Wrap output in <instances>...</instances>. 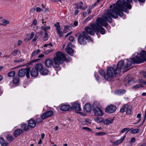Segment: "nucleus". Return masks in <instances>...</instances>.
<instances>
[{
	"mask_svg": "<svg viewBox=\"0 0 146 146\" xmlns=\"http://www.w3.org/2000/svg\"><path fill=\"white\" fill-rule=\"evenodd\" d=\"M41 28L45 32H47L46 30H47L49 29H50V26H46L44 27L43 26H42L41 27Z\"/></svg>",
	"mask_w": 146,
	"mask_h": 146,
	"instance_id": "nucleus-33",
	"label": "nucleus"
},
{
	"mask_svg": "<svg viewBox=\"0 0 146 146\" xmlns=\"http://www.w3.org/2000/svg\"><path fill=\"white\" fill-rule=\"evenodd\" d=\"M83 4V2L82 1L80 2L78 5L77 8L81 9L83 11L85 10L87 8V6L85 5L83 6H82Z\"/></svg>",
	"mask_w": 146,
	"mask_h": 146,
	"instance_id": "nucleus-18",
	"label": "nucleus"
},
{
	"mask_svg": "<svg viewBox=\"0 0 146 146\" xmlns=\"http://www.w3.org/2000/svg\"><path fill=\"white\" fill-rule=\"evenodd\" d=\"M140 84H137L136 85L133 86V89H137L140 87H142Z\"/></svg>",
	"mask_w": 146,
	"mask_h": 146,
	"instance_id": "nucleus-43",
	"label": "nucleus"
},
{
	"mask_svg": "<svg viewBox=\"0 0 146 146\" xmlns=\"http://www.w3.org/2000/svg\"><path fill=\"white\" fill-rule=\"evenodd\" d=\"M135 2L136 0H133ZM139 2L143 3L145 0H138ZM133 0H119L115 4L113 5V8L111 9H109L107 11V13H105L102 16V17H99L97 19L96 22L95 23H91L89 26L85 28L86 32L91 35H94L95 33L97 35L99 32L103 35L105 33L104 29L102 26L106 27L108 25L107 21L109 23L112 22L111 17L114 18H117L118 15L122 17L123 15V11L125 12H127V8L130 9L131 8V5L130 3Z\"/></svg>",
	"mask_w": 146,
	"mask_h": 146,
	"instance_id": "nucleus-1",
	"label": "nucleus"
},
{
	"mask_svg": "<svg viewBox=\"0 0 146 146\" xmlns=\"http://www.w3.org/2000/svg\"><path fill=\"white\" fill-rule=\"evenodd\" d=\"M74 46L71 43H69L68 44L67 47L66 48V52L69 54L72 53L73 52V50L70 47H73Z\"/></svg>",
	"mask_w": 146,
	"mask_h": 146,
	"instance_id": "nucleus-13",
	"label": "nucleus"
},
{
	"mask_svg": "<svg viewBox=\"0 0 146 146\" xmlns=\"http://www.w3.org/2000/svg\"><path fill=\"white\" fill-rule=\"evenodd\" d=\"M72 107L75 110L78 111H80L81 108L80 105L76 103H74L72 104Z\"/></svg>",
	"mask_w": 146,
	"mask_h": 146,
	"instance_id": "nucleus-16",
	"label": "nucleus"
},
{
	"mask_svg": "<svg viewBox=\"0 0 146 146\" xmlns=\"http://www.w3.org/2000/svg\"><path fill=\"white\" fill-rule=\"evenodd\" d=\"M38 38V37L36 36V35H35L34 38H33V41H36V39H37Z\"/></svg>",
	"mask_w": 146,
	"mask_h": 146,
	"instance_id": "nucleus-60",
	"label": "nucleus"
},
{
	"mask_svg": "<svg viewBox=\"0 0 146 146\" xmlns=\"http://www.w3.org/2000/svg\"><path fill=\"white\" fill-rule=\"evenodd\" d=\"M99 72L100 74L102 76H104H104L106 75H105V71L104 70H100L99 71Z\"/></svg>",
	"mask_w": 146,
	"mask_h": 146,
	"instance_id": "nucleus-38",
	"label": "nucleus"
},
{
	"mask_svg": "<svg viewBox=\"0 0 146 146\" xmlns=\"http://www.w3.org/2000/svg\"><path fill=\"white\" fill-rule=\"evenodd\" d=\"M132 80V79L131 78L130 79L128 80H127V82H128L129 84H130L131 82V80Z\"/></svg>",
	"mask_w": 146,
	"mask_h": 146,
	"instance_id": "nucleus-64",
	"label": "nucleus"
},
{
	"mask_svg": "<svg viewBox=\"0 0 146 146\" xmlns=\"http://www.w3.org/2000/svg\"><path fill=\"white\" fill-rule=\"evenodd\" d=\"M36 9L37 12H41L42 11V9L39 7H37Z\"/></svg>",
	"mask_w": 146,
	"mask_h": 146,
	"instance_id": "nucleus-53",
	"label": "nucleus"
},
{
	"mask_svg": "<svg viewBox=\"0 0 146 146\" xmlns=\"http://www.w3.org/2000/svg\"><path fill=\"white\" fill-rule=\"evenodd\" d=\"M31 26L33 27L34 30H36L37 29V27L36 25H32Z\"/></svg>",
	"mask_w": 146,
	"mask_h": 146,
	"instance_id": "nucleus-55",
	"label": "nucleus"
},
{
	"mask_svg": "<svg viewBox=\"0 0 146 146\" xmlns=\"http://www.w3.org/2000/svg\"><path fill=\"white\" fill-rule=\"evenodd\" d=\"M122 63V62H120L117 64V67L108 68L107 70L106 74L104 76V78L108 81H111L113 79L114 76L116 77L119 75L121 71L119 66H121L120 65Z\"/></svg>",
	"mask_w": 146,
	"mask_h": 146,
	"instance_id": "nucleus-3",
	"label": "nucleus"
},
{
	"mask_svg": "<svg viewBox=\"0 0 146 146\" xmlns=\"http://www.w3.org/2000/svg\"><path fill=\"white\" fill-rule=\"evenodd\" d=\"M35 68H36L38 70V71H39L40 73H41V72L42 71L43 68L42 65L40 63L37 64Z\"/></svg>",
	"mask_w": 146,
	"mask_h": 146,
	"instance_id": "nucleus-19",
	"label": "nucleus"
},
{
	"mask_svg": "<svg viewBox=\"0 0 146 146\" xmlns=\"http://www.w3.org/2000/svg\"><path fill=\"white\" fill-rule=\"evenodd\" d=\"M79 113L82 116H85V114L82 112H79Z\"/></svg>",
	"mask_w": 146,
	"mask_h": 146,
	"instance_id": "nucleus-63",
	"label": "nucleus"
},
{
	"mask_svg": "<svg viewBox=\"0 0 146 146\" xmlns=\"http://www.w3.org/2000/svg\"><path fill=\"white\" fill-rule=\"evenodd\" d=\"M135 141V137H133L130 140V142L132 143H133Z\"/></svg>",
	"mask_w": 146,
	"mask_h": 146,
	"instance_id": "nucleus-49",
	"label": "nucleus"
},
{
	"mask_svg": "<svg viewBox=\"0 0 146 146\" xmlns=\"http://www.w3.org/2000/svg\"><path fill=\"white\" fill-rule=\"evenodd\" d=\"M28 125L31 128H33L36 125V123L33 119H31L28 122Z\"/></svg>",
	"mask_w": 146,
	"mask_h": 146,
	"instance_id": "nucleus-20",
	"label": "nucleus"
},
{
	"mask_svg": "<svg viewBox=\"0 0 146 146\" xmlns=\"http://www.w3.org/2000/svg\"><path fill=\"white\" fill-rule=\"evenodd\" d=\"M82 129L84 130H86V131H90L92 133H94V132L92 131V130L90 128L87 127H84Z\"/></svg>",
	"mask_w": 146,
	"mask_h": 146,
	"instance_id": "nucleus-35",
	"label": "nucleus"
},
{
	"mask_svg": "<svg viewBox=\"0 0 146 146\" xmlns=\"http://www.w3.org/2000/svg\"><path fill=\"white\" fill-rule=\"evenodd\" d=\"M42 119H41L39 118H37L36 119V122L37 123H39L42 122Z\"/></svg>",
	"mask_w": 146,
	"mask_h": 146,
	"instance_id": "nucleus-42",
	"label": "nucleus"
},
{
	"mask_svg": "<svg viewBox=\"0 0 146 146\" xmlns=\"http://www.w3.org/2000/svg\"><path fill=\"white\" fill-rule=\"evenodd\" d=\"M61 29H59L57 30V34L60 37H61L63 35V33L61 31Z\"/></svg>",
	"mask_w": 146,
	"mask_h": 146,
	"instance_id": "nucleus-41",
	"label": "nucleus"
},
{
	"mask_svg": "<svg viewBox=\"0 0 146 146\" xmlns=\"http://www.w3.org/2000/svg\"><path fill=\"white\" fill-rule=\"evenodd\" d=\"M120 62H122V64H121V65H120L121 66H119V68L121 70V69H124L130 67L131 66V64L132 63V61H128L127 62L126 65H125L124 64V61L123 60H121L119 61L118 62V63H119Z\"/></svg>",
	"mask_w": 146,
	"mask_h": 146,
	"instance_id": "nucleus-8",
	"label": "nucleus"
},
{
	"mask_svg": "<svg viewBox=\"0 0 146 146\" xmlns=\"http://www.w3.org/2000/svg\"><path fill=\"white\" fill-rule=\"evenodd\" d=\"M21 128L24 131H27L29 129V127L27 124H24L21 125Z\"/></svg>",
	"mask_w": 146,
	"mask_h": 146,
	"instance_id": "nucleus-25",
	"label": "nucleus"
},
{
	"mask_svg": "<svg viewBox=\"0 0 146 146\" xmlns=\"http://www.w3.org/2000/svg\"><path fill=\"white\" fill-rule=\"evenodd\" d=\"M134 63L137 64L142 63L144 61L146 60V52L143 50L139 54H137V56L131 59Z\"/></svg>",
	"mask_w": 146,
	"mask_h": 146,
	"instance_id": "nucleus-4",
	"label": "nucleus"
},
{
	"mask_svg": "<svg viewBox=\"0 0 146 146\" xmlns=\"http://www.w3.org/2000/svg\"><path fill=\"white\" fill-rule=\"evenodd\" d=\"M79 13V10H76L75 11L74 14L75 15Z\"/></svg>",
	"mask_w": 146,
	"mask_h": 146,
	"instance_id": "nucleus-59",
	"label": "nucleus"
},
{
	"mask_svg": "<svg viewBox=\"0 0 146 146\" xmlns=\"http://www.w3.org/2000/svg\"><path fill=\"white\" fill-rule=\"evenodd\" d=\"M93 17L92 16H90L89 17H87L84 21V22L86 21H87L90 20Z\"/></svg>",
	"mask_w": 146,
	"mask_h": 146,
	"instance_id": "nucleus-54",
	"label": "nucleus"
},
{
	"mask_svg": "<svg viewBox=\"0 0 146 146\" xmlns=\"http://www.w3.org/2000/svg\"><path fill=\"white\" fill-rule=\"evenodd\" d=\"M95 120L97 123H100L103 121V119L101 117H97L95 119Z\"/></svg>",
	"mask_w": 146,
	"mask_h": 146,
	"instance_id": "nucleus-37",
	"label": "nucleus"
},
{
	"mask_svg": "<svg viewBox=\"0 0 146 146\" xmlns=\"http://www.w3.org/2000/svg\"><path fill=\"white\" fill-rule=\"evenodd\" d=\"M65 60H66L64 54L62 52L58 51L56 53V56L53 58V62L50 58H48L45 60L44 63L47 67H50L52 65L54 68H57Z\"/></svg>",
	"mask_w": 146,
	"mask_h": 146,
	"instance_id": "nucleus-2",
	"label": "nucleus"
},
{
	"mask_svg": "<svg viewBox=\"0 0 146 146\" xmlns=\"http://www.w3.org/2000/svg\"><path fill=\"white\" fill-rule=\"evenodd\" d=\"M129 130V128H125L123 129L121 131V133H123L125 132V131L128 130Z\"/></svg>",
	"mask_w": 146,
	"mask_h": 146,
	"instance_id": "nucleus-45",
	"label": "nucleus"
},
{
	"mask_svg": "<svg viewBox=\"0 0 146 146\" xmlns=\"http://www.w3.org/2000/svg\"><path fill=\"white\" fill-rule=\"evenodd\" d=\"M7 138L8 141H12L13 140V138L11 135H8L7 137Z\"/></svg>",
	"mask_w": 146,
	"mask_h": 146,
	"instance_id": "nucleus-40",
	"label": "nucleus"
},
{
	"mask_svg": "<svg viewBox=\"0 0 146 146\" xmlns=\"http://www.w3.org/2000/svg\"><path fill=\"white\" fill-rule=\"evenodd\" d=\"M31 75L34 77H37L38 74V70L36 68H33L30 71Z\"/></svg>",
	"mask_w": 146,
	"mask_h": 146,
	"instance_id": "nucleus-12",
	"label": "nucleus"
},
{
	"mask_svg": "<svg viewBox=\"0 0 146 146\" xmlns=\"http://www.w3.org/2000/svg\"><path fill=\"white\" fill-rule=\"evenodd\" d=\"M19 78L18 77H14L13 80V82L14 84H17L19 82Z\"/></svg>",
	"mask_w": 146,
	"mask_h": 146,
	"instance_id": "nucleus-28",
	"label": "nucleus"
},
{
	"mask_svg": "<svg viewBox=\"0 0 146 146\" xmlns=\"http://www.w3.org/2000/svg\"><path fill=\"white\" fill-rule=\"evenodd\" d=\"M48 38V36L47 32H44V36L43 37V40L44 41L47 40Z\"/></svg>",
	"mask_w": 146,
	"mask_h": 146,
	"instance_id": "nucleus-36",
	"label": "nucleus"
},
{
	"mask_svg": "<svg viewBox=\"0 0 146 146\" xmlns=\"http://www.w3.org/2000/svg\"><path fill=\"white\" fill-rule=\"evenodd\" d=\"M15 72L12 71L8 72L7 74V75L9 77H12L14 76L15 75Z\"/></svg>",
	"mask_w": 146,
	"mask_h": 146,
	"instance_id": "nucleus-31",
	"label": "nucleus"
},
{
	"mask_svg": "<svg viewBox=\"0 0 146 146\" xmlns=\"http://www.w3.org/2000/svg\"><path fill=\"white\" fill-rule=\"evenodd\" d=\"M125 137V135H124L120 139L116 141L115 142L113 143V144H112L113 146H115L121 143L124 140Z\"/></svg>",
	"mask_w": 146,
	"mask_h": 146,
	"instance_id": "nucleus-14",
	"label": "nucleus"
},
{
	"mask_svg": "<svg viewBox=\"0 0 146 146\" xmlns=\"http://www.w3.org/2000/svg\"><path fill=\"white\" fill-rule=\"evenodd\" d=\"M36 9L34 8H33L30 10V12L33 13Z\"/></svg>",
	"mask_w": 146,
	"mask_h": 146,
	"instance_id": "nucleus-61",
	"label": "nucleus"
},
{
	"mask_svg": "<svg viewBox=\"0 0 146 146\" xmlns=\"http://www.w3.org/2000/svg\"><path fill=\"white\" fill-rule=\"evenodd\" d=\"M64 32L66 33L67 31V30H70L72 29V28L70 26L68 25L65 26L64 27Z\"/></svg>",
	"mask_w": 146,
	"mask_h": 146,
	"instance_id": "nucleus-30",
	"label": "nucleus"
},
{
	"mask_svg": "<svg viewBox=\"0 0 146 146\" xmlns=\"http://www.w3.org/2000/svg\"><path fill=\"white\" fill-rule=\"evenodd\" d=\"M116 110V107L115 106L113 105H111L106 108L105 111L108 113H112L115 112Z\"/></svg>",
	"mask_w": 146,
	"mask_h": 146,
	"instance_id": "nucleus-10",
	"label": "nucleus"
},
{
	"mask_svg": "<svg viewBox=\"0 0 146 146\" xmlns=\"http://www.w3.org/2000/svg\"><path fill=\"white\" fill-rule=\"evenodd\" d=\"M74 25L75 26H76L78 25V22L77 21H75L74 23Z\"/></svg>",
	"mask_w": 146,
	"mask_h": 146,
	"instance_id": "nucleus-58",
	"label": "nucleus"
},
{
	"mask_svg": "<svg viewBox=\"0 0 146 146\" xmlns=\"http://www.w3.org/2000/svg\"><path fill=\"white\" fill-rule=\"evenodd\" d=\"M23 132V131L22 129H17L15 130L14 132V135L15 137H17L19 135L22 133Z\"/></svg>",
	"mask_w": 146,
	"mask_h": 146,
	"instance_id": "nucleus-22",
	"label": "nucleus"
},
{
	"mask_svg": "<svg viewBox=\"0 0 146 146\" xmlns=\"http://www.w3.org/2000/svg\"><path fill=\"white\" fill-rule=\"evenodd\" d=\"M84 109L86 112H88L90 111L92 109L91 104H87L84 106Z\"/></svg>",
	"mask_w": 146,
	"mask_h": 146,
	"instance_id": "nucleus-17",
	"label": "nucleus"
},
{
	"mask_svg": "<svg viewBox=\"0 0 146 146\" xmlns=\"http://www.w3.org/2000/svg\"><path fill=\"white\" fill-rule=\"evenodd\" d=\"M74 37L73 36H70L69 38V40L70 41H73L74 40Z\"/></svg>",
	"mask_w": 146,
	"mask_h": 146,
	"instance_id": "nucleus-50",
	"label": "nucleus"
},
{
	"mask_svg": "<svg viewBox=\"0 0 146 146\" xmlns=\"http://www.w3.org/2000/svg\"><path fill=\"white\" fill-rule=\"evenodd\" d=\"M30 69L27 68L26 69H21L18 72V75L20 77H24L25 74L27 78H30Z\"/></svg>",
	"mask_w": 146,
	"mask_h": 146,
	"instance_id": "nucleus-6",
	"label": "nucleus"
},
{
	"mask_svg": "<svg viewBox=\"0 0 146 146\" xmlns=\"http://www.w3.org/2000/svg\"><path fill=\"white\" fill-rule=\"evenodd\" d=\"M107 134V133L105 132H96L95 133L96 135L102 136L105 135Z\"/></svg>",
	"mask_w": 146,
	"mask_h": 146,
	"instance_id": "nucleus-32",
	"label": "nucleus"
},
{
	"mask_svg": "<svg viewBox=\"0 0 146 146\" xmlns=\"http://www.w3.org/2000/svg\"><path fill=\"white\" fill-rule=\"evenodd\" d=\"M113 120L114 119L113 118H108L106 120L104 121V123L106 125L111 124L113 123Z\"/></svg>",
	"mask_w": 146,
	"mask_h": 146,
	"instance_id": "nucleus-23",
	"label": "nucleus"
},
{
	"mask_svg": "<svg viewBox=\"0 0 146 146\" xmlns=\"http://www.w3.org/2000/svg\"><path fill=\"white\" fill-rule=\"evenodd\" d=\"M139 82L140 83H143L145 85H146V81H145L142 79L139 80Z\"/></svg>",
	"mask_w": 146,
	"mask_h": 146,
	"instance_id": "nucleus-44",
	"label": "nucleus"
},
{
	"mask_svg": "<svg viewBox=\"0 0 146 146\" xmlns=\"http://www.w3.org/2000/svg\"><path fill=\"white\" fill-rule=\"evenodd\" d=\"M54 26L56 27V30H57L59 29H61L60 28V26L59 25V23L58 22H57L56 24L54 25Z\"/></svg>",
	"mask_w": 146,
	"mask_h": 146,
	"instance_id": "nucleus-39",
	"label": "nucleus"
},
{
	"mask_svg": "<svg viewBox=\"0 0 146 146\" xmlns=\"http://www.w3.org/2000/svg\"><path fill=\"white\" fill-rule=\"evenodd\" d=\"M0 21L1 23H0V25L5 26L10 23L9 21L1 18H0Z\"/></svg>",
	"mask_w": 146,
	"mask_h": 146,
	"instance_id": "nucleus-15",
	"label": "nucleus"
},
{
	"mask_svg": "<svg viewBox=\"0 0 146 146\" xmlns=\"http://www.w3.org/2000/svg\"><path fill=\"white\" fill-rule=\"evenodd\" d=\"M34 36V33L33 32H32L31 34L30 37V39H32L33 38Z\"/></svg>",
	"mask_w": 146,
	"mask_h": 146,
	"instance_id": "nucleus-52",
	"label": "nucleus"
},
{
	"mask_svg": "<svg viewBox=\"0 0 146 146\" xmlns=\"http://www.w3.org/2000/svg\"><path fill=\"white\" fill-rule=\"evenodd\" d=\"M44 55L43 54H40V55H39L38 56V58H43V57H44Z\"/></svg>",
	"mask_w": 146,
	"mask_h": 146,
	"instance_id": "nucleus-62",
	"label": "nucleus"
},
{
	"mask_svg": "<svg viewBox=\"0 0 146 146\" xmlns=\"http://www.w3.org/2000/svg\"><path fill=\"white\" fill-rule=\"evenodd\" d=\"M40 50L39 49L34 50L31 54V56H34L40 52Z\"/></svg>",
	"mask_w": 146,
	"mask_h": 146,
	"instance_id": "nucleus-29",
	"label": "nucleus"
},
{
	"mask_svg": "<svg viewBox=\"0 0 146 146\" xmlns=\"http://www.w3.org/2000/svg\"><path fill=\"white\" fill-rule=\"evenodd\" d=\"M141 114L140 113H139L137 115V117L139 118V119L138 120V122H139L141 120Z\"/></svg>",
	"mask_w": 146,
	"mask_h": 146,
	"instance_id": "nucleus-48",
	"label": "nucleus"
},
{
	"mask_svg": "<svg viewBox=\"0 0 146 146\" xmlns=\"http://www.w3.org/2000/svg\"><path fill=\"white\" fill-rule=\"evenodd\" d=\"M92 9V8H90L89 7L88 9V14H90V13H91L92 11L91 10Z\"/></svg>",
	"mask_w": 146,
	"mask_h": 146,
	"instance_id": "nucleus-56",
	"label": "nucleus"
},
{
	"mask_svg": "<svg viewBox=\"0 0 146 146\" xmlns=\"http://www.w3.org/2000/svg\"><path fill=\"white\" fill-rule=\"evenodd\" d=\"M69 108V106L67 105H65L61 106L60 109L62 111H65L68 110Z\"/></svg>",
	"mask_w": 146,
	"mask_h": 146,
	"instance_id": "nucleus-21",
	"label": "nucleus"
},
{
	"mask_svg": "<svg viewBox=\"0 0 146 146\" xmlns=\"http://www.w3.org/2000/svg\"><path fill=\"white\" fill-rule=\"evenodd\" d=\"M140 130L139 129H135L131 130V133L133 134L137 133L139 132Z\"/></svg>",
	"mask_w": 146,
	"mask_h": 146,
	"instance_id": "nucleus-27",
	"label": "nucleus"
},
{
	"mask_svg": "<svg viewBox=\"0 0 146 146\" xmlns=\"http://www.w3.org/2000/svg\"><path fill=\"white\" fill-rule=\"evenodd\" d=\"M53 114V112L52 111H48L45 113L42 114L40 115L41 119H45L52 116Z\"/></svg>",
	"mask_w": 146,
	"mask_h": 146,
	"instance_id": "nucleus-11",
	"label": "nucleus"
},
{
	"mask_svg": "<svg viewBox=\"0 0 146 146\" xmlns=\"http://www.w3.org/2000/svg\"><path fill=\"white\" fill-rule=\"evenodd\" d=\"M37 24V21L36 19H34L33 22L32 24V25H36Z\"/></svg>",
	"mask_w": 146,
	"mask_h": 146,
	"instance_id": "nucleus-51",
	"label": "nucleus"
},
{
	"mask_svg": "<svg viewBox=\"0 0 146 146\" xmlns=\"http://www.w3.org/2000/svg\"><path fill=\"white\" fill-rule=\"evenodd\" d=\"M125 92V91L124 90H120L117 91V94L118 95H121L123 94Z\"/></svg>",
	"mask_w": 146,
	"mask_h": 146,
	"instance_id": "nucleus-34",
	"label": "nucleus"
},
{
	"mask_svg": "<svg viewBox=\"0 0 146 146\" xmlns=\"http://www.w3.org/2000/svg\"><path fill=\"white\" fill-rule=\"evenodd\" d=\"M24 60L23 59H20L19 60H15L14 62H23Z\"/></svg>",
	"mask_w": 146,
	"mask_h": 146,
	"instance_id": "nucleus-46",
	"label": "nucleus"
},
{
	"mask_svg": "<svg viewBox=\"0 0 146 146\" xmlns=\"http://www.w3.org/2000/svg\"><path fill=\"white\" fill-rule=\"evenodd\" d=\"M82 34V35H79L78 38V42L80 44L84 45L86 44V42L84 38L88 41H92V38L87 34L86 32L83 31Z\"/></svg>",
	"mask_w": 146,
	"mask_h": 146,
	"instance_id": "nucleus-5",
	"label": "nucleus"
},
{
	"mask_svg": "<svg viewBox=\"0 0 146 146\" xmlns=\"http://www.w3.org/2000/svg\"><path fill=\"white\" fill-rule=\"evenodd\" d=\"M93 110L95 116H101L103 115V113L102 110L97 106L94 107Z\"/></svg>",
	"mask_w": 146,
	"mask_h": 146,
	"instance_id": "nucleus-9",
	"label": "nucleus"
},
{
	"mask_svg": "<svg viewBox=\"0 0 146 146\" xmlns=\"http://www.w3.org/2000/svg\"><path fill=\"white\" fill-rule=\"evenodd\" d=\"M22 41L21 40H18V45L19 46L20 45L22 44Z\"/></svg>",
	"mask_w": 146,
	"mask_h": 146,
	"instance_id": "nucleus-57",
	"label": "nucleus"
},
{
	"mask_svg": "<svg viewBox=\"0 0 146 146\" xmlns=\"http://www.w3.org/2000/svg\"><path fill=\"white\" fill-rule=\"evenodd\" d=\"M131 110L132 107L131 106L125 104L120 109V111L121 113H123L125 111L127 114L129 115L131 114Z\"/></svg>",
	"mask_w": 146,
	"mask_h": 146,
	"instance_id": "nucleus-7",
	"label": "nucleus"
},
{
	"mask_svg": "<svg viewBox=\"0 0 146 146\" xmlns=\"http://www.w3.org/2000/svg\"><path fill=\"white\" fill-rule=\"evenodd\" d=\"M0 143L2 146H7L8 143L5 141L4 139L2 137L0 138Z\"/></svg>",
	"mask_w": 146,
	"mask_h": 146,
	"instance_id": "nucleus-24",
	"label": "nucleus"
},
{
	"mask_svg": "<svg viewBox=\"0 0 146 146\" xmlns=\"http://www.w3.org/2000/svg\"><path fill=\"white\" fill-rule=\"evenodd\" d=\"M53 51V50H48L44 52V53L46 54H48V53H50L51 52H52Z\"/></svg>",
	"mask_w": 146,
	"mask_h": 146,
	"instance_id": "nucleus-47",
	"label": "nucleus"
},
{
	"mask_svg": "<svg viewBox=\"0 0 146 146\" xmlns=\"http://www.w3.org/2000/svg\"><path fill=\"white\" fill-rule=\"evenodd\" d=\"M48 73L49 71L48 70L46 69H44L43 68V70H42L40 74L42 75H45L48 74Z\"/></svg>",
	"mask_w": 146,
	"mask_h": 146,
	"instance_id": "nucleus-26",
	"label": "nucleus"
}]
</instances>
